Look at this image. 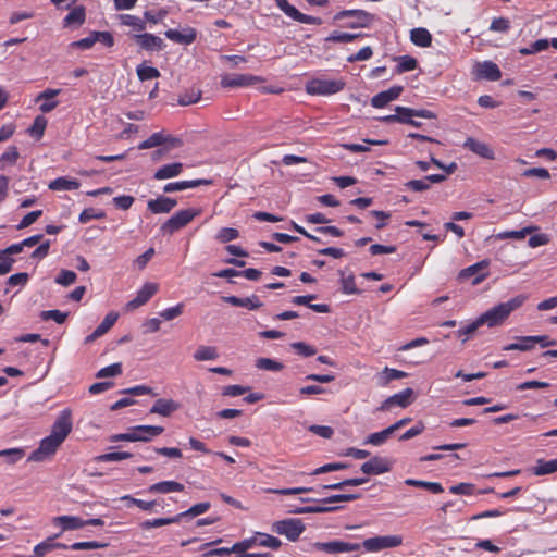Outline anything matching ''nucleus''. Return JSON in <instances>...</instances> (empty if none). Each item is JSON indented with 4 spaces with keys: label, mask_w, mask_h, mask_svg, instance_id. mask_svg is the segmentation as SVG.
Masks as SVG:
<instances>
[{
    "label": "nucleus",
    "mask_w": 557,
    "mask_h": 557,
    "mask_svg": "<svg viewBox=\"0 0 557 557\" xmlns=\"http://www.w3.org/2000/svg\"><path fill=\"white\" fill-rule=\"evenodd\" d=\"M119 313L111 311L109 312L102 322L96 327V330L101 334L104 335L117 321Z\"/></svg>",
    "instance_id": "nucleus-63"
},
{
    "label": "nucleus",
    "mask_w": 557,
    "mask_h": 557,
    "mask_svg": "<svg viewBox=\"0 0 557 557\" xmlns=\"http://www.w3.org/2000/svg\"><path fill=\"white\" fill-rule=\"evenodd\" d=\"M76 278H77V275L74 271L63 269L57 275L54 282L62 286H70L73 283H75Z\"/></svg>",
    "instance_id": "nucleus-64"
},
{
    "label": "nucleus",
    "mask_w": 557,
    "mask_h": 557,
    "mask_svg": "<svg viewBox=\"0 0 557 557\" xmlns=\"http://www.w3.org/2000/svg\"><path fill=\"white\" fill-rule=\"evenodd\" d=\"M410 39L416 46L422 48L430 47L432 44L431 33L423 27L413 28L410 32Z\"/></svg>",
    "instance_id": "nucleus-35"
},
{
    "label": "nucleus",
    "mask_w": 557,
    "mask_h": 557,
    "mask_svg": "<svg viewBox=\"0 0 557 557\" xmlns=\"http://www.w3.org/2000/svg\"><path fill=\"white\" fill-rule=\"evenodd\" d=\"M258 536L256 534L251 537L236 542L231 546L233 553H247L248 549L257 545Z\"/></svg>",
    "instance_id": "nucleus-60"
},
{
    "label": "nucleus",
    "mask_w": 557,
    "mask_h": 557,
    "mask_svg": "<svg viewBox=\"0 0 557 557\" xmlns=\"http://www.w3.org/2000/svg\"><path fill=\"white\" fill-rule=\"evenodd\" d=\"M408 374L404 371L385 367L382 372L377 374V384L380 386H386L393 380H399L406 377Z\"/></svg>",
    "instance_id": "nucleus-37"
},
{
    "label": "nucleus",
    "mask_w": 557,
    "mask_h": 557,
    "mask_svg": "<svg viewBox=\"0 0 557 557\" xmlns=\"http://www.w3.org/2000/svg\"><path fill=\"white\" fill-rule=\"evenodd\" d=\"M55 525H60L63 531L78 530L85 527L84 519L77 516H59L53 519Z\"/></svg>",
    "instance_id": "nucleus-31"
},
{
    "label": "nucleus",
    "mask_w": 557,
    "mask_h": 557,
    "mask_svg": "<svg viewBox=\"0 0 557 557\" xmlns=\"http://www.w3.org/2000/svg\"><path fill=\"white\" fill-rule=\"evenodd\" d=\"M60 445L61 443L58 440L48 435L40 441L39 446L30 453L27 460L35 462L45 461L55 454Z\"/></svg>",
    "instance_id": "nucleus-10"
},
{
    "label": "nucleus",
    "mask_w": 557,
    "mask_h": 557,
    "mask_svg": "<svg viewBox=\"0 0 557 557\" xmlns=\"http://www.w3.org/2000/svg\"><path fill=\"white\" fill-rule=\"evenodd\" d=\"M25 455V450L23 448H8L0 450V457L5 458L8 463H16L20 461Z\"/></svg>",
    "instance_id": "nucleus-57"
},
{
    "label": "nucleus",
    "mask_w": 557,
    "mask_h": 557,
    "mask_svg": "<svg viewBox=\"0 0 557 557\" xmlns=\"http://www.w3.org/2000/svg\"><path fill=\"white\" fill-rule=\"evenodd\" d=\"M395 432L393 431V428L391 425L380 432L371 433L363 442V444H371L373 446H381L383 445L387 438H389L391 435H393Z\"/></svg>",
    "instance_id": "nucleus-42"
},
{
    "label": "nucleus",
    "mask_w": 557,
    "mask_h": 557,
    "mask_svg": "<svg viewBox=\"0 0 557 557\" xmlns=\"http://www.w3.org/2000/svg\"><path fill=\"white\" fill-rule=\"evenodd\" d=\"M338 274L341 276V290L343 294L346 295H360L362 293L361 289H359L355 282V275L350 273L349 275H345L344 270H338Z\"/></svg>",
    "instance_id": "nucleus-33"
},
{
    "label": "nucleus",
    "mask_w": 557,
    "mask_h": 557,
    "mask_svg": "<svg viewBox=\"0 0 557 557\" xmlns=\"http://www.w3.org/2000/svg\"><path fill=\"white\" fill-rule=\"evenodd\" d=\"M368 476L369 475L359 476V478L345 479V480L336 482V483L322 485L321 488L322 490L341 491V490H344L347 486H360V485H363V484L369 482V478Z\"/></svg>",
    "instance_id": "nucleus-34"
},
{
    "label": "nucleus",
    "mask_w": 557,
    "mask_h": 557,
    "mask_svg": "<svg viewBox=\"0 0 557 557\" xmlns=\"http://www.w3.org/2000/svg\"><path fill=\"white\" fill-rule=\"evenodd\" d=\"M201 214L199 208H188L175 212L170 219H168L160 227L163 234H170L177 232L189 224L196 216Z\"/></svg>",
    "instance_id": "nucleus-3"
},
{
    "label": "nucleus",
    "mask_w": 557,
    "mask_h": 557,
    "mask_svg": "<svg viewBox=\"0 0 557 557\" xmlns=\"http://www.w3.org/2000/svg\"><path fill=\"white\" fill-rule=\"evenodd\" d=\"M106 218V212L102 210H96L94 208L84 209L79 216L78 221L83 224L90 222L91 220H101Z\"/></svg>",
    "instance_id": "nucleus-54"
},
{
    "label": "nucleus",
    "mask_w": 557,
    "mask_h": 557,
    "mask_svg": "<svg viewBox=\"0 0 557 557\" xmlns=\"http://www.w3.org/2000/svg\"><path fill=\"white\" fill-rule=\"evenodd\" d=\"M81 186V183L75 178L66 176L58 177L51 181L48 185L51 190H75Z\"/></svg>",
    "instance_id": "nucleus-36"
},
{
    "label": "nucleus",
    "mask_w": 557,
    "mask_h": 557,
    "mask_svg": "<svg viewBox=\"0 0 557 557\" xmlns=\"http://www.w3.org/2000/svg\"><path fill=\"white\" fill-rule=\"evenodd\" d=\"M315 294H308L302 296H295L292 298V304L298 306H308L311 310L318 313L331 312V307L326 304H311L312 300L317 299Z\"/></svg>",
    "instance_id": "nucleus-23"
},
{
    "label": "nucleus",
    "mask_w": 557,
    "mask_h": 557,
    "mask_svg": "<svg viewBox=\"0 0 557 557\" xmlns=\"http://www.w3.org/2000/svg\"><path fill=\"white\" fill-rule=\"evenodd\" d=\"M138 79L141 82L158 78L161 74L157 67L139 64L136 69Z\"/></svg>",
    "instance_id": "nucleus-48"
},
{
    "label": "nucleus",
    "mask_w": 557,
    "mask_h": 557,
    "mask_svg": "<svg viewBox=\"0 0 557 557\" xmlns=\"http://www.w3.org/2000/svg\"><path fill=\"white\" fill-rule=\"evenodd\" d=\"M549 40L546 38L537 39L530 47H524L519 49V53L522 55L535 54L537 52L544 51L548 49Z\"/></svg>",
    "instance_id": "nucleus-50"
},
{
    "label": "nucleus",
    "mask_w": 557,
    "mask_h": 557,
    "mask_svg": "<svg viewBox=\"0 0 557 557\" xmlns=\"http://www.w3.org/2000/svg\"><path fill=\"white\" fill-rule=\"evenodd\" d=\"M376 16L366 10L350 9L341 10L333 16L334 23H339L345 28H368L375 21Z\"/></svg>",
    "instance_id": "nucleus-2"
},
{
    "label": "nucleus",
    "mask_w": 557,
    "mask_h": 557,
    "mask_svg": "<svg viewBox=\"0 0 557 557\" xmlns=\"http://www.w3.org/2000/svg\"><path fill=\"white\" fill-rule=\"evenodd\" d=\"M414 392L412 388L407 387L401 392L394 394L387 397L381 405L377 407V411H387L393 407L398 406L401 408L408 407L412 403V396Z\"/></svg>",
    "instance_id": "nucleus-13"
},
{
    "label": "nucleus",
    "mask_w": 557,
    "mask_h": 557,
    "mask_svg": "<svg viewBox=\"0 0 557 557\" xmlns=\"http://www.w3.org/2000/svg\"><path fill=\"white\" fill-rule=\"evenodd\" d=\"M405 484L413 487H421L430 491L433 494H441L444 492V487L438 482H429L417 479H407L405 480Z\"/></svg>",
    "instance_id": "nucleus-41"
},
{
    "label": "nucleus",
    "mask_w": 557,
    "mask_h": 557,
    "mask_svg": "<svg viewBox=\"0 0 557 557\" xmlns=\"http://www.w3.org/2000/svg\"><path fill=\"white\" fill-rule=\"evenodd\" d=\"M305 530L306 525L300 519L288 518L272 524L273 532L285 535L292 542L297 541Z\"/></svg>",
    "instance_id": "nucleus-5"
},
{
    "label": "nucleus",
    "mask_w": 557,
    "mask_h": 557,
    "mask_svg": "<svg viewBox=\"0 0 557 557\" xmlns=\"http://www.w3.org/2000/svg\"><path fill=\"white\" fill-rule=\"evenodd\" d=\"M180 404L173 399L159 398L150 408V413H157L162 417H170L173 412L180 409Z\"/></svg>",
    "instance_id": "nucleus-24"
},
{
    "label": "nucleus",
    "mask_w": 557,
    "mask_h": 557,
    "mask_svg": "<svg viewBox=\"0 0 557 557\" xmlns=\"http://www.w3.org/2000/svg\"><path fill=\"white\" fill-rule=\"evenodd\" d=\"M61 91V89L47 88L40 94H38V96L35 99V102L40 103L39 110L42 113H49L52 110H54L59 106V101L54 100V98L59 96Z\"/></svg>",
    "instance_id": "nucleus-16"
},
{
    "label": "nucleus",
    "mask_w": 557,
    "mask_h": 557,
    "mask_svg": "<svg viewBox=\"0 0 557 557\" xmlns=\"http://www.w3.org/2000/svg\"><path fill=\"white\" fill-rule=\"evenodd\" d=\"M178 522H180L178 517H177V515H175L174 517H170V518H156L152 520H145L140 523V528L143 530H149L151 528H159V527H163V525H168V524H172V523H178Z\"/></svg>",
    "instance_id": "nucleus-47"
},
{
    "label": "nucleus",
    "mask_w": 557,
    "mask_h": 557,
    "mask_svg": "<svg viewBox=\"0 0 557 557\" xmlns=\"http://www.w3.org/2000/svg\"><path fill=\"white\" fill-rule=\"evenodd\" d=\"M164 36L180 45H191L197 38V30L193 27H186L183 32L177 29H168Z\"/></svg>",
    "instance_id": "nucleus-20"
},
{
    "label": "nucleus",
    "mask_w": 557,
    "mask_h": 557,
    "mask_svg": "<svg viewBox=\"0 0 557 557\" xmlns=\"http://www.w3.org/2000/svg\"><path fill=\"white\" fill-rule=\"evenodd\" d=\"M223 301L230 304L235 307H243L249 310L259 309L262 306L259 297L257 295H251L249 297H237V296H223Z\"/></svg>",
    "instance_id": "nucleus-22"
},
{
    "label": "nucleus",
    "mask_w": 557,
    "mask_h": 557,
    "mask_svg": "<svg viewBox=\"0 0 557 557\" xmlns=\"http://www.w3.org/2000/svg\"><path fill=\"white\" fill-rule=\"evenodd\" d=\"M404 90L400 85H394L387 90H383L371 98V106L376 109L386 107L391 101L399 98Z\"/></svg>",
    "instance_id": "nucleus-15"
},
{
    "label": "nucleus",
    "mask_w": 557,
    "mask_h": 557,
    "mask_svg": "<svg viewBox=\"0 0 557 557\" xmlns=\"http://www.w3.org/2000/svg\"><path fill=\"white\" fill-rule=\"evenodd\" d=\"M393 468V461L386 457L373 456L363 462L360 470L366 475H380L387 473Z\"/></svg>",
    "instance_id": "nucleus-12"
},
{
    "label": "nucleus",
    "mask_w": 557,
    "mask_h": 557,
    "mask_svg": "<svg viewBox=\"0 0 557 557\" xmlns=\"http://www.w3.org/2000/svg\"><path fill=\"white\" fill-rule=\"evenodd\" d=\"M275 4L282 10L288 17L292 20L302 23V24H312V25H321L322 18L307 15L301 13L297 8L292 5L287 0H274Z\"/></svg>",
    "instance_id": "nucleus-11"
},
{
    "label": "nucleus",
    "mask_w": 557,
    "mask_h": 557,
    "mask_svg": "<svg viewBox=\"0 0 557 557\" xmlns=\"http://www.w3.org/2000/svg\"><path fill=\"white\" fill-rule=\"evenodd\" d=\"M176 199L159 196L156 199H150L148 201L147 209L153 214L169 213L176 207Z\"/></svg>",
    "instance_id": "nucleus-19"
},
{
    "label": "nucleus",
    "mask_w": 557,
    "mask_h": 557,
    "mask_svg": "<svg viewBox=\"0 0 557 557\" xmlns=\"http://www.w3.org/2000/svg\"><path fill=\"white\" fill-rule=\"evenodd\" d=\"M490 261L487 259L481 260L470 267L462 269L458 273L459 281H469L471 280L472 285H478L483 282L488 276V268Z\"/></svg>",
    "instance_id": "nucleus-8"
},
{
    "label": "nucleus",
    "mask_w": 557,
    "mask_h": 557,
    "mask_svg": "<svg viewBox=\"0 0 557 557\" xmlns=\"http://www.w3.org/2000/svg\"><path fill=\"white\" fill-rule=\"evenodd\" d=\"M211 181L209 180H190V181H181V182H173L168 183L163 186L164 193H174V191H181L188 188H196L202 185H209Z\"/></svg>",
    "instance_id": "nucleus-28"
},
{
    "label": "nucleus",
    "mask_w": 557,
    "mask_h": 557,
    "mask_svg": "<svg viewBox=\"0 0 557 557\" xmlns=\"http://www.w3.org/2000/svg\"><path fill=\"white\" fill-rule=\"evenodd\" d=\"M59 535H54V536H49L47 537L45 541L38 543L35 547H34V553L39 556V557H46V555L54 549H67V545L66 544H63V543H60V542H54V539L58 537Z\"/></svg>",
    "instance_id": "nucleus-30"
},
{
    "label": "nucleus",
    "mask_w": 557,
    "mask_h": 557,
    "mask_svg": "<svg viewBox=\"0 0 557 557\" xmlns=\"http://www.w3.org/2000/svg\"><path fill=\"white\" fill-rule=\"evenodd\" d=\"M363 37V34H352V33H345L339 30H333L327 37L324 38L325 42H352L356 39Z\"/></svg>",
    "instance_id": "nucleus-40"
},
{
    "label": "nucleus",
    "mask_w": 557,
    "mask_h": 557,
    "mask_svg": "<svg viewBox=\"0 0 557 557\" xmlns=\"http://www.w3.org/2000/svg\"><path fill=\"white\" fill-rule=\"evenodd\" d=\"M131 457H133V454L128 451H112L100 455L96 459L100 462H113L128 459Z\"/></svg>",
    "instance_id": "nucleus-58"
},
{
    "label": "nucleus",
    "mask_w": 557,
    "mask_h": 557,
    "mask_svg": "<svg viewBox=\"0 0 557 557\" xmlns=\"http://www.w3.org/2000/svg\"><path fill=\"white\" fill-rule=\"evenodd\" d=\"M183 169H184V165L182 162H173V163L164 164L154 172L153 178L158 180V181H163V180L176 177L183 172Z\"/></svg>",
    "instance_id": "nucleus-29"
},
{
    "label": "nucleus",
    "mask_w": 557,
    "mask_h": 557,
    "mask_svg": "<svg viewBox=\"0 0 557 557\" xmlns=\"http://www.w3.org/2000/svg\"><path fill=\"white\" fill-rule=\"evenodd\" d=\"M72 428V412L70 409H64L60 412L53 422L50 435L62 444L71 433Z\"/></svg>",
    "instance_id": "nucleus-9"
},
{
    "label": "nucleus",
    "mask_w": 557,
    "mask_h": 557,
    "mask_svg": "<svg viewBox=\"0 0 557 557\" xmlns=\"http://www.w3.org/2000/svg\"><path fill=\"white\" fill-rule=\"evenodd\" d=\"M218 357L216 348L212 346H199L194 354V358L198 361L215 360Z\"/></svg>",
    "instance_id": "nucleus-49"
},
{
    "label": "nucleus",
    "mask_w": 557,
    "mask_h": 557,
    "mask_svg": "<svg viewBox=\"0 0 557 557\" xmlns=\"http://www.w3.org/2000/svg\"><path fill=\"white\" fill-rule=\"evenodd\" d=\"M343 79L313 78L306 84L309 95L330 96L342 91L345 87Z\"/></svg>",
    "instance_id": "nucleus-4"
},
{
    "label": "nucleus",
    "mask_w": 557,
    "mask_h": 557,
    "mask_svg": "<svg viewBox=\"0 0 557 557\" xmlns=\"http://www.w3.org/2000/svg\"><path fill=\"white\" fill-rule=\"evenodd\" d=\"M164 428L160 425H136L134 426V433L144 438H139L138 442H150L153 437L162 434Z\"/></svg>",
    "instance_id": "nucleus-32"
},
{
    "label": "nucleus",
    "mask_w": 557,
    "mask_h": 557,
    "mask_svg": "<svg viewBox=\"0 0 557 557\" xmlns=\"http://www.w3.org/2000/svg\"><path fill=\"white\" fill-rule=\"evenodd\" d=\"M524 300L525 296L519 295L506 302H500L482 313L479 317L480 322H482V325H487L488 327L502 325L512 311L523 305Z\"/></svg>",
    "instance_id": "nucleus-1"
},
{
    "label": "nucleus",
    "mask_w": 557,
    "mask_h": 557,
    "mask_svg": "<svg viewBox=\"0 0 557 557\" xmlns=\"http://www.w3.org/2000/svg\"><path fill=\"white\" fill-rule=\"evenodd\" d=\"M185 486L176 481H161L150 485L147 490L150 494H169L174 492H183Z\"/></svg>",
    "instance_id": "nucleus-27"
},
{
    "label": "nucleus",
    "mask_w": 557,
    "mask_h": 557,
    "mask_svg": "<svg viewBox=\"0 0 557 557\" xmlns=\"http://www.w3.org/2000/svg\"><path fill=\"white\" fill-rule=\"evenodd\" d=\"M463 147L487 160H493L495 158L494 151L490 148V146L475 138H467L463 144Z\"/></svg>",
    "instance_id": "nucleus-25"
},
{
    "label": "nucleus",
    "mask_w": 557,
    "mask_h": 557,
    "mask_svg": "<svg viewBox=\"0 0 557 557\" xmlns=\"http://www.w3.org/2000/svg\"><path fill=\"white\" fill-rule=\"evenodd\" d=\"M256 536H258V546L269 547L275 550L282 546V541L280 539L268 533L257 532Z\"/></svg>",
    "instance_id": "nucleus-46"
},
{
    "label": "nucleus",
    "mask_w": 557,
    "mask_h": 557,
    "mask_svg": "<svg viewBox=\"0 0 557 557\" xmlns=\"http://www.w3.org/2000/svg\"><path fill=\"white\" fill-rule=\"evenodd\" d=\"M256 367L260 370L277 372L284 369V364L274 359L259 358L256 361Z\"/></svg>",
    "instance_id": "nucleus-53"
},
{
    "label": "nucleus",
    "mask_w": 557,
    "mask_h": 557,
    "mask_svg": "<svg viewBox=\"0 0 557 557\" xmlns=\"http://www.w3.org/2000/svg\"><path fill=\"white\" fill-rule=\"evenodd\" d=\"M122 373V363L121 362H115V363H112L108 367H104L102 369H100L97 373H96V377H99V379H102V377H113V376H117Z\"/></svg>",
    "instance_id": "nucleus-62"
},
{
    "label": "nucleus",
    "mask_w": 557,
    "mask_h": 557,
    "mask_svg": "<svg viewBox=\"0 0 557 557\" xmlns=\"http://www.w3.org/2000/svg\"><path fill=\"white\" fill-rule=\"evenodd\" d=\"M311 547L315 552H322L329 555H339L344 553L358 552L361 549L359 543H350L341 540L329 542H314Z\"/></svg>",
    "instance_id": "nucleus-6"
},
{
    "label": "nucleus",
    "mask_w": 557,
    "mask_h": 557,
    "mask_svg": "<svg viewBox=\"0 0 557 557\" xmlns=\"http://www.w3.org/2000/svg\"><path fill=\"white\" fill-rule=\"evenodd\" d=\"M133 38L140 49L146 51H161L165 47L162 38L150 33L136 34Z\"/></svg>",
    "instance_id": "nucleus-17"
},
{
    "label": "nucleus",
    "mask_w": 557,
    "mask_h": 557,
    "mask_svg": "<svg viewBox=\"0 0 557 557\" xmlns=\"http://www.w3.org/2000/svg\"><path fill=\"white\" fill-rule=\"evenodd\" d=\"M395 60L397 61V66L395 69L397 74L413 71L418 66L417 59L411 55H400L397 57Z\"/></svg>",
    "instance_id": "nucleus-44"
},
{
    "label": "nucleus",
    "mask_w": 557,
    "mask_h": 557,
    "mask_svg": "<svg viewBox=\"0 0 557 557\" xmlns=\"http://www.w3.org/2000/svg\"><path fill=\"white\" fill-rule=\"evenodd\" d=\"M67 315L69 314L66 312H62L58 309L46 310V311L40 312L41 320H44V321L53 320L58 324H63L65 322Z\"/></svg>",
    "instance_id": "nucleus-61"
},
{
    "label": "nucleus",
    "mask_w": 557,
    "mask_h": 557,
    "mask_svg": "<svg viewBox=\"0 0 557 557\" xmlns=\"http://www.w3.org/2000/svg\"><path fill=\"white\" fill-rule=\"evenodd\" d=\"M260 81V77L251 74H226L221 78V86L223 88L247 87Z\"/></svg>",
    "instance_id": "nucleus-14"
},
{
    "label": "nucleus",
    "mask_w": 557,
    "mask_h": 557,
    "mask_svg": "<svg viewBox=\"0 0 557 557\" xmlns=\"http://www.w3.org/2000/svg\"><path fill=\"white\" fill-rule=\"evenodd\" d=\"M158 292V285L154 283H146L137 292L136 297L128 302V307L137 308L145 305L156 293Z\"/></svg>",
    "instance_id": "nucleus-26"
},
{
    "label": "nucleus",
    "mask_w": 557,
    "mask_h": 557,
    "mask_svg": "<svg viewBox=\"0 0 557 557\" xmlns=\"http://www.w3.org/2000/svg\"><path fill=\"white\" fill-rule=\"evenodd\" d=\"M403 544L401 535H384V536H374L364 540L361 545L367 552L376 553L386 548L398 547Z\"/></svg>",
    "instance_id": "nucleus-7"
},
{
    "label": "nucleus",
    "mask_w": 557,
    "mask_h": 557,
    "mask_svg": "<svg viewBox=\"0 0 557 557\" xmlns=\"http://www.w3.org/2000/svg\"><path fill=\"white\" fill-rule=\"evenodd\" d=\"M201 98V91L199 89H189L185 90L183 94L178 96V104L180 106H189L196 103Z\"/></svg>",
    "instance_id": "nucleus-52"
},
{
    "label": "nucleus",
    "mask_w": 557,
    "mask_h": 557,
    "mask_svg": "<svg viewBox=\"0 0 557 557\" xmlns=\"http://www.w3.org/2000/svg\"><path fill=\"white\" fill-rule=\"evenodd\" d=\"M532 472L537 476L557 472V458L552 460L537 459Z\"/></svg>",
    "instance_id": "nucleus-39"
},
{
    "label": "nucleus",
    "mask_w": 557,
    "mask_h": 557,
    "mask_svg": "<svg viewBox=\"0 0 557 557\" xmlns=\"http://www.w3.org/2000/svg\"><path fill=\"white\" fill-rule=\"evenodd\" d=\"M47 123L48 122L45 116H42V115L36 116L33 124L27 129L28 134L37 140L40 139L45 134Z\"/></svg>",
    "instance_id": "nucleus-45"
},
{
    "label": "nucleus",
    "mask_w": 557,
    "mask_h": 557,
    "mask_svg": "<svg viewBox=\"0 0 557 557\" xmlns=\"http://www.w3.org/2000/svg\"><path fill=\"white\" fill-rule=\"evenodd\" d=\"M238 237L239 232L234 227H222L215 235V239L220 243H230Z\"/></svg>",
    "instance_id": "nucleus-59"
},
{
    "label": "nucleus",
    "mask_w": 557,
    "mask_h": 557,
    "mask_svg": "<svg viewBox=\"0 0 557 557\" xmlns=\"http://www.w3.org/2000/svg\"><path fill=\"white\" fill-rule=\"evenodd\" d=\"M86 18V11L83 5L75 7L70 13L63 18V26H81Z\"/></svg>",
    "instance_id": "nucleus-38"
},
{
    "label": "nucleus",
    "mask_w": 557,
    "mask_h": 557,
    "mask_svg": "<svg viewBox=\"0 0 557 557\" xmlns=\"http://www.w3.org/2000/svg\"><path fill=\"white\" fill-rule=\"evenodd\" d=\"M20 158V152L15 146H11L0 157V169L3 170L5 165L14 164Z\"/></svg>",
    "instance_id": "nucleus-56"
},
{
    "label": "nucleus",
    "mask_w": 557,
    "mask_h": 557,
    "mask_svg": "<svg viewBox=\"0 0 557 557\" xmlns=\"http://www.w3.org/2000/svg\"><path fill=\"white\" fill-rule=\"evenodd\" d=\"M163 144H170L172 147H178L182 144V140L177 137L173 136H164L162 133H153L146 140L141 141L138 145V149H150L153 147H158Z\"/></svg>",
    "instance_id": "nucleus-18"
},
{
    "label": "nucleus",
    "mask_w": 557,
    "mask_h": 557,
    "mask_svg": "<svg viewBox=\"0 0 557 557\" xmlns=\"http://www.w3.org/2000/svg\"><path fill=\"white\" fill-rule=\"evenodd\" d=\"M476 75L479 78L495 82L502 77V72L496 63L492 61H484L482 63H478Z\"/></svg>",
    "instance_id": "nucleus-21"
},
{
    "label": "nucleus",
    "mask_w": 557,
    "mask_h": 557,
    "mask_svg": "<svg viewBox=\"0 0 557 557\" xmlns=\"http://www.w3.org/2000/svg\"><path fill=\"white\" fill-rule=\"evenodd\" d=\"M349 466L350 465L347 462H330V463H325V465L314 469L310 474L319 475V474H323V473H327V472H332V471L345 470V469H348Z\"/></svg>",
    "instance_id": "nucleus-55"
},
{
    "label": "nucleus",
    "mask_w": 557,
    "mask_h": 557,
    "mask_svg": "<svg viewBox=\"0 0 557 557\" xmlns=\"http://www.w3.org/2000/svg\"><path fill=\"white\" fill-rule=\"evenodd\" d=\"M119 20L122 25L131 26L135 28L136 30H145L146 29V23L140 20L138 16L132 15V14H121L119 15Z\"/></svg>",
    "instance_id": "nucleus-51"
},
{
    "label": "nucleus",
    "mask_w": 557,
    "mask_h": 557,
    "mask_svg": "<svg viewBox=\"0 0 557 557\" xmlns=\"http://www.w3.org/2000/svg\"><path fill=\"white\" fill-rule=\"evenodd\" d=\"M211 507L209 502H202L193 505L187 510L177 513L178 520L181 521L183 518H194L207 512Z\"/></svg>",
    "instance_id": "nucleus-43"
}]
</instances>
